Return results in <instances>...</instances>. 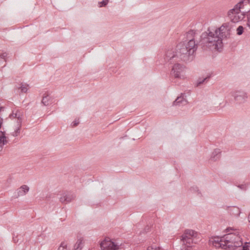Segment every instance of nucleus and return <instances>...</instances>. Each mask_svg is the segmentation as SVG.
Returning a JSON list of instances; mask_svg holds the SVG:
<instances>
[{
  "instance_id": "1",
  "label": "nucleus",
  "mask_w": 250,
  "mask_h": 250,
  "mask_svg": "<svg viewBox=\"0 0 250 250\" xmlns=\"http://www.w3.org/2000/svg\"><path fill=\"white\" fill-rule=\"evenodd\" d=\"M231 22L223 24L216 28L214 32L208 29L201 35L199 40H196L195 31L190 30L187 32L182 41L176 47H223V41L230 38L232 28Z\"/></svg>"
},
{
  "instance_id": "2",
  "label": "nucleus",
  "mask_w": 250,
  "mask_h": 250,
  "mask_svg": "<svg viewBox=\"0 0 250 250\" xmlns=\"http://www.w3.org/2000/svg\"><path fill=\"white\" fill-rule=\"evenodd\" d=\"M169 48L166 52V58L168 61L172 60L176 58H180V59L185 62H191L195 57V52L197 48Z\"/></svg>"
},
{
  "instance_id": "3",
  "label": "nucleus",
  "mask_w": 250,
  "mask_h": 250,
  "mask_svg": "<svg viewBox=\"0 0 250 250\" xmlns=\"http://www.w3.org/2000/svg\"><path fill=\"white\" fill-rule=\"evenodd\" d=\"M224 244V246L229 250H235L243 245L242 239L236 233H229L223 236Z\"/></svg>"
},
{
  "instance_id": "4",
  "label": "nucleus",
  "mask_w": 250,
  "mask_h": 250,
  "mask_svg": "<svg viewBox=\"0 0 250 250\" xmlns=\"http://www.w3.org/2000/svg\"><path fill=\"white\" fill-rule=\"evenodd\" d=\"M197 235V232L193 230H186L180 240L181 246L179 249H177V250H191L192 244L193 243H195L194 239Z\"/></svg>"
},
{
  "instance_id": "5",
  "label": "nucleus",
  "mask_w": 250,
  "mask_h": 250,
  "mask_svg": "<svg viewBox=\"0 0 250 250\" xmlns=\"http://www.w3.org/2000/svg\"><path fill=\"white\" fill-rule=\"evenodd\" d=\"M230 94L237 104L244 103L248 99L247 93L243 90H235L232 91Z\"/></svg>"
},
{
  "instance_id": "6",
  "label": "nucleus",
  "mask_w": 250,
  "mask_h": 250,
  "mask_svg": "<svg viewBox=\"0 0 250 250\" xmlns=\"http://www.w3.org/2000/svg\"><path fill=\"white\" fill-rule=\"evenodd\" d=\"M119 247L111 241L104 240L100 243V247L103 250H118Z\"/></svg>"
},
{
  "instance_id": "7",
  "label": "nucleus",
  "mask_w": 250,
  "mask_h": 250,
  "mask_svg": "<svg viewBox=\"0 0 250 250\" xmlns=\"http://www.w3.org/2000/svg\"><path fill=\"white\" fill-rule=\"evenodd\" d=\"M184 67L180 63H175L172 67L170 74L175 78H181L182 73L184 72Z\"/></svg>"
},
{
  "instance_id": "8",
  "label": "nucleus",
  "mask_w": 250,
  "mask_h": 250,
  "mask_svg": "<svg viewBox=\"0 0 250 250\" xmlns=\"http://www.w3.org/2000/svg\"><path fill=\"white\" fill-rule=\"evenodd\" d=\"M76 196L71 191H65L60 198V201L62 203L67 204L73 200Z\"/></svg>"
},
{
  "instance_id": "9",
  "label": "nucleus",
  "mask_w": 250,
  "mask_h": 250,
  "mask_svg": "<svg viewBox=\"0 0 250 250\" xmlns=\"http://www.w3.org/2000/svg\"><path fill=\"white\" fill-rule=\"evenodd\" d=\"M53 99L48 93H45L42 96L41 103L44 106H48L52 103Z\"/></svg>"
},
{
  "instance_id": "10",
  "label": "nucleus",
  "mask_w": 250,
  "mask_h": 250,
  "mask_svg": "<svg viewBox=\"0 0 250 250\" xmlns=\"http://www.w3.org/2000/svg\"><path fill=\"white\" fill-rule=\"evenodd\" d=\"M186 97L185 94H182L180 96H179L173 102V104L175 105H185L187 104L188 102L185 98Z\"/></svg>"
},
{
  "instance_id": "11",
  "label": "nucleus",
  "mask_w": 250,
  "mask_h": 250,
  "mask_svg": "<svg viewBox=\"0 0 250 250\" xmlns=\"http://www.w3.org/2000/svg\"><path fill=\"white\" fill-rule=\"evenodd\" d=\"M221 156V151L220 149H215L210 156V160L213 161L219 160Z\"/></svg>"
},
{
  "instance_id": "12",
  "label": "nucleus",
  "mask_w": 250,
  "mask_h": 250,
  "mask_svg": "<svg viewBox=\"0 0 250 250\" xmlns=\"http://www.w3.org/2000/svg\"><path fill=\"white\" fill-rule=\"evenodd\" d=\"M213 245L217 248H222L224 249H227L224 246V239L223 238V237L221 238L217 237L215 238V239H214L212 241Z\"/></svg>"
},
{
  "instance_id": "13",
  "label": "nucleus",
  "mask_w": 250,
  "mask_h": 250,
  "mask_svg": "<svg viewBox=\"0 0 250 250\" xmlns=\"http://www.w3.org/2000/svg\"><path fill=\"white\" fill-rule=\"evenodd\" d=\"M228 209L231 214L237 217L239 216L241 213L240 208L235 206L229 207Z\"/></svg>"
},
{
  "instance_id": "14",
  "label": "nucleus",
  "mask_w": 250,
  "mask_h": 250,
  "mask_svg": "<svg viewBox=\"0 0 250 250\" xmlns=\"http://www.w3.org/2000/svg\"><path fill=\"white\" fill-rule=\"evenodd\" d=\"M190 191L193 193H196L197 196L201 197L202 195L201 191L199 190L197 186H194L190 188Z\"/></svg>"
},
{
  "instance_id": "15",
  "label": "nucleus",
  "mask_w": 250,
  "mask_h": 250,
  "mask_svg": "<svg viewBox=\"0 0 250 250\" xmlns=\"http://www.w3.org/2000/svg\"><path fill=\"white\" fill-rule=\"evenodd\" d=\"M223 48H206V50L211 51L213 53L214 52L218 53L221 52L223 51Z\"/></svg>"
},
{
  "instance_id": "16",
  "label": "nucleus",
  "mask_w": 250,
  "mask_h": 250,
  "mask_svg": "<svg viewBox=\"0 0 250 250\" xmlns=\"http://www.w3.org/2000/svg\"><path fill=\"white\" fill-rule=\"evenodd\" d=\"M210 77V76H208L207 77H206V78H204L203 79L199 78L197 81V86H199L201 84H203L204 83V82H205V81H208Z\"/></svg>"
},
{
  "instance_id": "17",
  "label": "nucleus",
  "mask_w": 250,
  "mask_h": 250,
  "mask_svg": "<svg viewBox=\"0 0 250 250\" xmlns=\"http://www.w3.org/2000/svg\"><path fill=\"white\" fill-rule=\"evenodd\" d=\"M3 138H5L4 132L0 131V151H1L2 149V143Z\"/></svg>"
},
{
  "instance_id": "18",
  "label": "nucleus",
  "mask_w": 250,
  "mask_h": 250,
  "mask_svg": "<svg viewBox=\"0 0 250 250\" xmlns=\"http://www.w3.org/2000/svg\"><path fill=\"white\" fill-rule=\"evenodd\" d=\"M82 240L79 239L74 245V250H81L82 249Z\"/></svg>"
},
{
  "instance_id": "19",
  "label": "nucleus",
  "mask_w": 250,
  "mask_h": 250,
  "mask_svg": "<svg viewBox=\"0 0 250 250\" xmlns=\"http://www.w3.org/2000/svg\"><path fill=\"white\" fill-rule=\"evenodd\" d=\"M28 85L27 84H23L21 83V86L18 87V88L21 89V92L25 93L28 90Z\"/></svg>"
},
{
  "instance_id": "20",
  "label": "nucleus",
  "mask_w": 250,
  "mask_h": 250,
  "mask_svg": "<svg viewBox=\"0 0 250 250\" xmlns=\"http://www.w3.org/2000/svg\"><path fill=\"white\" fill-rule=\"evenodd\" d=\"M13 239L15 243H18L19 241L21 242L22 241V236L21 235L13 236Z\"/></svg>"
},
{
  "instance_id": "21",
  "label": "nucleus",
  "mask_w": 250,
  "mask_h": 250,
  "mask_svg": "<svg viewBox=\"0 0 250 250\" xmlns=\"http://www.w3.org/2000/svg\"><path fill=\"white\" fill-rule=\"evenodd\" d=\"M21 128V127L17 126L14 132L12 133V135L15 137L18 136L20 133Z\"/></svg>"
},
{
  "instance_id": "22",
  "label": "nucleus",
  "mask_w": 250,
  "mask_h": 250,
  "mask_svg": "<svg viewBox=\"0 0 250 250\" xmlns=\"http://www.w3.org/2000/svg\"><path fill=\"white\" fill-rule=\"evenodd\" d=\"M236 31H237V35H242L244 32V27L241 25L239 26L236 29Z\"/></svg>"
},
{
  "instance_id": "23",
  "label": "nucleus",
  "mask_w": 250,
  "mask_h": 250,
  "mask_svg": "<svg viewBox=\"0 0 250 250\" xmlns=\"http://www.w3.org/2000/svg\"><path fill=\"white\" fill-rule=\"evenodd\" d=\"M8 54L6 52H4L0 54V59L4 61L5 62H6V58Z\"/></svg>"
},
{
  "instance_id": "24",
  "label": "nucleus",
  "mask_w": 250,
  "mask_h": 250,
  "mask_svg": "<svg viewBox=\"0 0 250 250\" xmlns=\"http://www.w3.org/2000/svg\"><path fill=\"white\" fill-rule=\"evenodd\" d=\"M21 190H22V191L24 193V194L25 195L26 193L28 192V191H29V187L26 186V185H22L21 186Z\"/></svg>"
},
{
  "instance_id": "25",
  "label": "nucleus",
  "mask_w": 250,
  "mask_h": 250,
  "mask_svg": "<svg viewBox=\"0 0 250 250\" xmlns=\"http://www.w3.org/2000/svg\"><path fill=\"white\" fill-rule=\"evenodd\" d=\"M15 117L17 118V126L18 127H21L22 123L21 117L20 116L17 117V113H16Z\"/></svg>"
},
{
  "instance_id": "26",
  "label": "nucleus",
  "mask_w": 250,
  "mask_h": 250,
  "mask_svg": "<svg viewBox=\"0 0 250 250\" xmlns=\"http://www.w3.org/2000/svg\"><path fill=\"white\" fill-rule=\"evenodd\" d=\"M108 2V0H103L99 3V7H104L107 4Z\"/></svg>"
},
{
  "instance_id": "27",
  "label": "nucleus",
  "mask_w": 250,
  "mask_h": 250,
  "mask_svg": "<svg viewBox=\"0 0 250 250\" xmlns=\"http://www.w3.org/2000/svg\"><path fill=\"white\" fill-rule=\"evenodd\" d=\"M58 250H67L66 245L64 243H62Z\"/></svg>"
},
{
  "instance_id": "28",
  "label": "nucleus",
  "mask_w": 250,
  "mask_h": 250,
  "mask_svg": "<svg viewBox=\"0 0 250 250\" xmlns=\"http://www.w3.org/2000/svg\"><path fill=\"white\" fill-rule=\"evenodd\" d=\"M147 250H162L160 247L154 246H149L147 248Z\"/></svg>"
},
{
  "instance_id": "29",
  "label": "nucleus",
  "mask_w": 250,
  "mask_h": 250,
  "mask_svg": "<svg viewBox=\"0 0 250 250\" xmlns=\"http://www.w3.org/2000/svg\"><path fill=\"white\" fill-rule=\"evenodd\" d=\"M17 193H18V196L24 195L23 192L21 190V187L18 189Z\"/></svg>"
},
{
  "instance_id": "30",
  "label": "nucleus",
  "mask_w": 250,
  "mask_h": 250,
  "mask_svg": "<svg viewBox=\"0 0 250 250\" xmlns=\"http://www.w3.org/2000/svg\"><path fill=\"white\" fill-rule=\"evenodd\" d=\"M79 124V120H75L74 121H73L71 124V126L72 127H75L77 126Z\"/></svg>"
},
{
  "instance_id": "31",
  "label": "nucleus",
  "mask_w": 250,
  "mask_h": 250,
  "mask_svg": "<svg viewBox=\"0 0 250 250\" xmlns=\"http://www.w3.org/2000/svg\"><path fill=\"white\" fill-rule=\"evenodd\" d=\"M6 65V62H5L4 61L1 60L0 59V67L3 68Z\"/></svg>"
},
{
  "instance_id": "32",
  "label": "nucleus",
  "mask_w": 250,
  "mask_h": 250,
  "mask_svg": "<svg viewBox=\"0 0 250 250\" xmlns=\"http://www.w3.org/2000/svg\"><path fill=\"white\" fill-rule=\"evenodd\" d=\"M247 18H248V22H247V25L250 29V13H249L248 15H247Z\"/></svg>"
},
{
  "instance_id": "33",
  "label": "nucleus",
  "mask_w": 250,
  "mask_h": 250,
  "mask_svg": "<svg viewBox=\"0 0 250 250\" xmlns=\"http://www.w3.org/2000/svg\"><path fill=\"white\" fill-rule=\"evenodd\" d=\"M237 187L243 190H246V186L245 185H239Z\"/></svg>"
},
{
  "instance_id": "34",
  "label": "nucleus",
  "mask_w": 250,
  "mask_h": 250,
  "mask_svg": "<svg viewBox=\"0 0 250 250\" xmlns=\"http://www.w3.org/2000/svg\"><path fill=\"white\" fill-rule=\"evenodd\" d=\"M241 250H250L249 248V246L247 245H245L243 246Z\"/></svg>"
},
{
  "instance_id": "35",
  "label": "nucleus",
  "mask_w": 250,
  "mask_h": 250,
  "mask_svg": "<svg viewBox=\"0 0 250 250\" xmlns=\"http://www.w3.org/2000/svg\"><path fill=\"white\" fill-rule=\"evenodd\" d=\"M8 143V141L6 140V137L5 136V138H3V143H2V147L4 145H6Z\"/></svg>"
},
{
  "instance_id": "36",
  "label": "nucleus",
  "mask_w": 250,
  "mask_h": 250,
  "mask_svg": "<svg viewBox=\"0 0 250 250\" xmlns=\"http://www.w3.org/2000/svg\"><path fill=\"white\" fill-rule=\"evenodd\" d=\"M230 230H233V229L231 228H228L227 229H226V231L228 232H229Z\"/></svg>"
},
{
  "instance_id": "37",
  "label": "nucleus",
  "mask_w": 250,
  "mask_h": 250,
  "mask_svg": "<svg viewBox=\"0 0 250 250\" xmlns=\"http://www.w3.org/2000/svg\"><path fill=\"white\" fill-rule=\"evenodd\" d=\"M3 119L0 118V128H1V125L2 124Z\"/></svg>"
},
{
  "instance_id": "38",
  "label": "nucleus",
  "mask_w": 250,
  "mask_h": 250,
  "mask_svg": "<svg viewBox=\"0 0 250 250\" xmlns=\"http://www.w3.org/2000/svg\"><path fill=\"white\" fill-rule=\"evenodd\" d=\"M248 220L250 222V213H249L248 215Z\"/></svg>"
},
{
  "instance_id": "39",
  "label": "nucleus",
  "mask_w": 250,
  "mask_h": 250,
  "mask_svg": "<svg viewBox=\"0 0 250 250\" xmlns=\"http://www.w3.org/2000/svg\"><path fill=\"white\" fill-rule=\"evenodd\" d=\"M146 229H147V231H148V230H149V228L148 227L147 229H146H146H145V230H146Z\"/></svg>"
}]
</instances>
